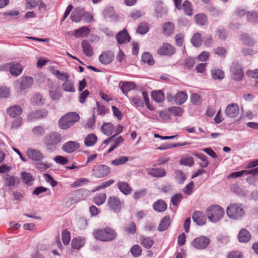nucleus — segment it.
<instances>
[{
	"label": "nucleus",
	"instance_id": "obj_1",
	"mask_svg": "<svg viewBox=\"0 0 258 258\" xmlns=\"http://www.w3.org/2000/svg\"><path fill=\"white\" fill-rule=\"evenodd\" d=\"M61 141V135L57 132H51L44 139L46 150L50 153L55 151L56 146Z\"/></svg>",
	"mask_w": 258,
	"mask_h": 258
},
{
	"label": "nucleus",
	"instance_id": "obj_2",
	"mask_svg": "<svg viewBox=\"0 0 258 258\" xmlns=\"http://www.w3.org/2000/svg\"><path fill=\"white\" fill-rule=\"evenodd\" d=\"M93 235L95 238L102 241H112L116 236L115 231L110 228L96 229L94 231Z\"/></svg>",
	"mask_w": 258,
	"mask_h": 258
},
{
	"label": "nucleus",
	"instance_id": "obj_3",
	"mask_svg": "<svg viewBox=\"0 0 258 258\" xmlns=\"http://www.w3.org/2000/svg\"><path fill=\"white\" fill-rule=\"evenodd\" d=\"M80 119V116L76 112H69L59 120V126L62 130H67L73 125Z\"/></svg>",
	"mask_w": 258,
	"mask_h": 258
},
{
	"label": "nucleus",
	"instance_id": "obj_4",
	"mask_svg": "<svg viewBox=\"0 0 258 258\" xmlns=\"http://www.w3.org/2000/svg\"><path fill=\"white\" fill-rule=\"evenodd\" d=\"M224 214L223 209L219 205H212L206 211V215L212 222H217Z\"/></svg>",
	"mask_w": 258,
	"mask_h": 258
},
{
	"label": "nucleus",
	"instance_id": "obj_5",
	"mask_svg": "<svg viewBox=\"0 0 258 258\" xmlns=\"http://www.w3.org/2000/svg\"><path fill=\"white\" fill-rule=\"evenodd\" d=\"M226 213L229 218L239 220L244 215L245 211L242 204H232L227 207Z\"/></svg>",
	"mask_w": 258,
	"mask_h": 258
},
{
	"label": "nucleus",
	"instance_id": "obj_6",
	"mask_svg": "<svg viewBox=\"0 0 258 258\" xmlns=\"http://www.w3.org/2000/svg\"><path fill=\"white\" fill-rule=\"evenodd\" d=\"M111 172V168L106 165L100 164L95 166L93 169V175L98 178L107 176Z\"/></svg>",
	"mask_w": 258,
	"mask_h": 258
},
{
	"label": "nucleus",
	"instance_id": "obj_7",
	"mask_svg": "<svg viewBox=\"0 0 258 258\" xmlns=\"http://www.w3.org/2000/svg\"><path fill=\"white\" fill-rule=\"evenodd\" d=\"M231 73L233 80L236 81H241L244 77V72L241 66L238 62L233 63L231 67Z\"/></svg>",
	"mask_w": 258,
	"mask_h": 258
},
{
	"label": "nucleus",
	"instance_id": "obj_8",
	"mask_svg": "<svg viewBox=\"0 0 258 258\" xmlns=\"http://www.w3.org/2000/svg\"><path fill=\"white\" fill-rule=\"evenodd\" d=\"M210 240L205 236H201L194 239L192 244L194 247L198 249H205L209 244Z\"/></svg>",
	"mask_w": 258,
	"mask_h": 258
},
{
	"label": "nucleus",
	"instance_id": "obj_9",
	"mask_svg": "<svg viewBox=\"0 0 258 258\" xmlns=\"http://www.w3.org/2000/svg\"><path fill=\"white\" fill-rule=\"evenodd\" d=\"M239 112V107L237 103H231L228 104L225 108V113L230 118L236 117Z\"/></svg>",
	"mask_w": 258,
	"mask_h": 258
},
{
	"label": "nucleus",
	"instance_id": "obj_10",
	"mask_svg": "<svg viewBox=\"0 0 258 258\" xmlns=\"http://www.w3.org/2000/svg\"><path fill=\"white\" fill-rule=\"evenodd\" d=\"M48 112L45 109H40L32 111L27 115V119L29 121H33L35 119H39L46 117Z\"/></svg>",
	"mask_w": 258,
	"mask_h": 258
},
{
	"label": "nucleus",
	"instance_id": "obj_11",
	"mask_svg": "<svg viewBox=\"0 0 258 258\" xmlns=\"http://www.w3.org/2000/svg\"><path fill=\"white\" fill-rule=\"evenodd\" d=\"M28 157L36 162H40L44 158L43 154L40 151L34 149H28L26 151Z\"/></svg>",
	"mask_w": 258,
	"mask_h": 258
},
{
	"label": "nucleus",
	"instance_id": "obj_12",
	"mask_svg": "<svg viewBox=\"0 0 258 258\" xmlns=\"http://www.w3.org/2000/svg\"><path fill=\"white\" fill-rule=\"evenodd\" d=\"M2 178L4 183V186L8 187L9 188L14 186L17 181H18V178L10 174H3Z\"/></svg>",
	"mask_w": 258,
	"mask_h": 258
},
{
	"label": "nucleus",
	"instance_id": "obj_13",
	"mask_svg": "<svg viewBox=\"0 0 258 258\" xmlns=\"http://www.w3.org/2000/svg\"><path fill=\"white\" fill-rule=\"evenodd\" d=\"M80 147L79 144L76 141H69L64 143L61 147L62 150L67 153L75 152Z\"/></svg>",
	"mask_w": 258,
	"mask_h": 258
},
{
	"label": "nucleus",
	"instance_id": "obj_14",
	"mask_svg": "<svg viewBox=\"0 0 258 258\" xmlns=\"http://www.w3.org/2000/svg\"><path fill=\"white\" fill-rule=\"evenodd\" d=\"M114 57V54L110 51L103 52L99 56L100 62L104 64H107L112 61Z\"/></svg>",
	"mask_w": 258,
	"mask_h": 258
},
{
	"label": "nucleus",
	"instance_id": "obj_15",
	"mask_svg": "<svg viewBox=\"0 0 258 258\" xmlns=\"http://www.w3.org/2000/svg\"><path fill=\"white\" fill-rule=\"evenodd\" d=\"M108 205L110 208L114 212H118L121 209V202L118 198L113 196L108 198Z\"/></svg>",
	"mask_w": 258,
	"mask_h": 258
},
{
	"label": "nucleus",
	"instance_id": "obj_16",
	"mask_svg": "<svg viewBox=\"0 0 258 258\" xmlns=\"http://www.w3.org/2000/svg\"><path fill=\"white\" fill-rule=\"evenodd\" d=\"M193 221L199 226H203L206 223L205 214L200 211H195L192 216Z\"/></svg>",
	"mask_w": 258,
	"mask_h": 258
},
{
	"label": "nucleus",
	"instance_id": "obj_17",
	"mask_svg": "<svg viewBox=\"0 0 258 258\" xmlns=\"http://www.w3.org/2000/svg\"><path fill=\"white\" fill-rule=\"evenodd\" d=\"M157 52L160 55H171L174 53L175 49L169 43H164L158 49Z\"/></svg>",
	"mask_w": 258,
	"mask_h": 258
},
{
	"label": "nucleus",
	"instance_id": "obj_18",
	"mask_svg": "<svg viewBox=\"0 0 258 258\" xmlns=\"http://www.w3.org/2000/svg\"><path fill=\"white\" fill-rule=\"evenodd\" d=\"M116 38L118 43L120 44L130 42L131 39L130 35L125 29L116 34Z\"/></svg>",
	"mask_w": 258,
	"mask_h": 258
},
{
	"label": "nucleus",
	"instance_id": "obj_19",
	"mask_svg": "<svg viewBox=\"0 0 258 258\" xmlns=\"http://www.w3.org/2000/svg\"><path fill=\"white\" fill-rule=\"evenodd\" d=\"M238 238L240 242H247L251 238V234L247 230L242 228L238 233Z\"/></svg>",
	"mask_w": 258,
	"mask_h": 258
},
{
	"label": "nucleus",
	"instance_id": "obj_20",
	"mask_svg": "<svg viewBox=\"0 0 258 258\" xmlns=\"http://www.w3.org/2000/svg\"><path fill=\"white\" fill-rule=\"evenodd\" d=\"M84 10V9L81 7L76 8L71 14L70 17L71 20L75 22L80 21Z\"/></svg>",
	"mask_w": 258,
	"mask_h": 258
},
{
	"label": "nucleus",
	"instance_id": "obj_21",
	"mask_svg": "<svg viewBox=\"0 0 258 258\" xmlns=\"http://www.w3.org/2000/svg\"><path fill=\"white\" fill-rule=\"evenodd\" d=\"M81 45L83 48V51L86 56L90 57L93 55L94 52L93 48L87 40H83L82 41Z\"/></svg>",
	"mask_w": 258,
	"mask_h": 258
},
{
	"label": "nucleus",
	"instance_id": "obj_22",
	"mask_svg": "<svg viewBox=\"0 0 258 258\" xmlns=\"http://www.w3.org/2000/svg\"><path fill=\"white\" fill-rule=\"evenodd\" d=\"M34 83L33 77L26 76L22 78L20 84V88L22 90H25L30 87Z\"/></svg>",
	"mask_w": 258,
	"mask_h": 258
},
{
	"label": "nucleus",
	"instance_id": "obj_23",
	"mask_svg": "<svg viewBox=\"0 0 258 258\" xmlns=\"http://www.w3.org/2000/svg\"><path fill=\"white\" fill-rule=\"evenodd\" d=\"M170 225V220L169 216H164L161 220L158 227V230L163 232L167 230Z\"/></svg>",
	"mask_w": 258,
	"mask_h": 258
},
{
	"label": "nucleus",
	"instance_id": "obj_24",
	"mask_svg": "<svg viewBox=\"0 0 258 258\" xmlns=\"http://www.w3.org/2000/svg\"><path fill=\"white\" fill-rule=\"evenodd\" d=\"M23 109L19 105H14L7 109L8 114L12 117H15L17 115H21Z\"/></svg>",
	"mask_w": 258,
	"mask_h": 258
},
{
	"label": "nucleus",
	"instance_id": "obj_25",
	"mask_svg": "<svg viewBox=\"0 0 258 258\" xmlns=\"http://www.w3.org/2000/svg\"><path fill=\"white\" fill-rule=\"evenodd\" d=\"M153 209L158 212H162L167 209V205L162 200H158L153 205Z\"/></svg>",
	"mask_w": 258,
	"mask_h": 258
},
{
	"label": "nucleus",
	"instance_id": "obj_26",
	"mask_svg": "<svg viewBox=\"0 0 258 258\" xmlns=\"http://www.w3.org/2000/svg\"><path fill=\"white\" fill-rule=\"evenodd\" d=\"M148 174L155 177H162L166 175V171L162 168H152L149 170Z\"/></svg>",
	"mask_w": 258,
	"mask_h": 258
},
{
	"label": "nucleus",
	"instance_id": "obj_27",
	"mask_svg": "<svg viewBox=\"0 0 258 258\" xmlns=\"http://www.w3.org/2000/svg\"><path fill=\"white\" fill-rule=\"evenodd\" d=\"M155 11L156 13V16L158 17H161L163 15H166L167 13V9L163 7L162 2H157L155 5Z\"/></svg>",
	"mask_w": 258,
	"mask_h": 258
},
{
	"label": "nucleus",
	"instance_id": "obj_28",
	"mask_svg": "<svg viewBox=\"0 0 258 258\" xmlns=\"http://www.w3.org/2000/svg\"><path fill=\"white\" fill-rule=\"evenodd\" d=\"M187 98V95L185 92H178L174 97V101L176 104L181 105L184 103Z\"/></svg>",
	"mask_w": 258,
	"mask_h": 258
},
{
	"label": "nucleus",
	"instance_id": "obj_29",
	"mask_svg": "<svg viewBox=\"0 0 258 258\" xmlns=\"http://www.w3.org/2000/svg\"><path fill=\"white\" fill-rule=\"evenodd\" d=\"M118 187L120 191L125 195H129L132 191V188L129 184L123 181H119L117 184Z\"/></svg>",
	"mask_w": 258,
	"mask_h": 258
},
{
	"label": "nucleus",
	"instance_id": "obj_30",
	"mask_svg": "<svg viewBox=\"0 0 258 258\" xmlns=\"http://www.w3.org/2000/svg\"><path fill=\"white\" fill-rule=\"evenodd\" d=\"M21 178L23 181L28 185H31L33 184L34 180V178L30 173L25 171H23L21 173Z\"/></svg>",
	"mask_w": 258,
	"mask_h": 258
},
{
	"label": "nucleus",
	"instance_id": "obj_31",
	"mask_svg": "<svg viewBox=\"0 0 258 258\" xmlns=\"http://www.w3.org/2000/svg\"><path fill=\"white\" fill-rule=\"evenodd\" d=\"M136 87V85L134 83L131 82H123L120 87L122 93L126 95L127 93L132 89Z\"/></svg>",
	"mask_w": 258,
	"mask_h": 258
},
{
	"label": "nucleus",
	"instance_id": "obj_32",
	"mask_svg": "<svg viewBox=\"0 0 258 258\" xmlns=\"http://www.w3.org/2000/svg\"><path fill=\"white\" fill-rule=\"evenodd\" d=\"M23 69L22 66L19 63L13 64L9 68V72L11 75L17 76L21 74Z\"/></svg>",
	"mask_w": 258,
	"mask_h": 258
},
{
	"label": "nucleus",
	"instance_id": "obj_33",
	"mask_svg": "<svg viewBox=\"0 0 258 258\" xmlns=\"http://www.w3.org/2000/svg\"><path fill=\"white\" fill-rule=\"evenodd\" d=\"M114 130V125L110 122L104 123L101 127L102 133L108 136L112 134Z\"/></svg>",
	"mask_w": 258,
	"mask_h": 258
},
{
	"label": "nucleus",
	"instance_id": "obj_34",
	"mask_svg": "<svg viewBox=\"0 0 258 258\" xmlns=\"http://www.w3.org/2000/svg\"><path fill=\"white\" fill-rule=\"evenodd\" d=\"M85 244V240L80 237L75 238L72 241V248L78 250L83 247Z\"/></svg>",
	"mask_w": 258,
	"mask_h": 258
},
{
	"label": "nucleus",
	"instance_id": "obj_35",
	"mask_svg": "<svg viewBox=\"0 0 258 258\" xmlns=\"http://www.w3.org/2000/svg\"><path fill=\"white\" fill-rule=\"evenodd\" d=\"M97 140L96 136L93 134L88 135L85 138L84 143L87 147H92L95 145Z\"/></svg>",
	"mask_w": 258,
	"mask_h": 258
},
{
	"label": "nucleus",
	"instance_id": "obj_36",
	"mask_svg": "<svg viewBox=\"0 0 258 258\" xmlns=\"http://www.w3.org/2000/svg\"><path fill=\"white\" fill-rule=\"evenodd\" d=\"M163 33L165 35H171L174 30V25L172 22H166L163 25Z\"/></svg>",
	"mask_w": 258,
	"mask_h": 258
},
{
	"label": "nucleus",
	"instance_id": "obj_37",
	"mask_svg": "<svg viewBox=\"0 0 258 258\" xmlns=\"http://www.w3.org/2000/svg\"><path fill=\"white\" fill-rule=\"evenodd\" d=\"M190 41L194 46L196 47L200 46L202 42V35L199 33H195L192 36Z\"/></svg>",
	"mask_w": 258,
	"mask_h": 258
},
{
	"label": "nucleus",
	"instance_id": "obj_38",
	"mask_svg": "<svg viewBox=\"0 0 258 258\" xmlns=\"http://www.w3.org/2000/svg\"><path fill=\"white\" fill-rule=\"evenodd\" d=\"M62 87L66 92H75L76 91L73 83L69 80H67L62 84Z\"/></svg>",
	"mask_w": 258,
	"mask_h": 258
},
{
	"label": "nucleus",
	"instance_id": "obj_39",
	"mask_svg": "<svg viewBox=\"0 0 258 258\" xmlns=\"http://www.w3.org/2000/svg\"><path fill=\"white\" fill-rule=\"evenodd\" d=\"M211 74L212 78L215 80H222L225 76L224 72L220 69L211 70Z\"/></svg>",
	"mask_w": 258,
	"mask_h": 258
},
{
	"label": "nucleus",
	"instance_id": "obj_40",
	"mask_svg": "<svg viewBox=\"0 0 258 258\" xmlns=\"http://www.w3.org/2000/svg\"><path fill=\"white\" fill-rule=\"evenodd\" d=\"M142 60L145 63H147L150 66L154 64V61L151 53L148 52H144L142 56Z\"/></svg>",
	"mask_w": 258,
	"mask_h": 258
},
{
	"label": "nucleus",
	"instance_id": "obj_41",
	"mask_svg": "<svg viewBox=\"0 0 258 258\" xmlns=\"http://www.w3.org/2000/svg\"><path fill=\"white\" fill-rule=\"evenodd\" d=\"M151 96L152 99L157 102H161L164 99V96L162 91L152 92Z\"/></svg>",
	"mask_w": 258,
	"mask_h": 258
},
{
	"label": "nucleus",
	"instance_id": "obj_42",
	"mask_svg": "<svg viewBox=\"0 0 258 258\" xmlns=\"http://www.w3.org/2000/svg\"><path fill=\"white\" fill-rule=\"evenodd\" d=\"M193 155L197 157L199 159H201L202 163H199L200 166L202 167H207L209 165V162L207 160V157L202 153H195Z\"/></svg>",
	"mask_w": 258,
	"mask_h": 258
},
{
	"label": "nucleus",
	"instance_id": "obj_43",
	"mask_svg": "<svg viewBox=\"0 0 258 258\" xmlns=\"http://www.w3.org/2000/svg\"><path fill=\"white\" fill-rule=\"evenodd\" d=\"M195 21L199 25H205L207 23V17L203 14H198L195 16Z\"/></svg>",
	"mask_w": 258,
	"mask_h": 258
},
{
	"label": "nucleus",
	"instance_id": "obj_44",
	"mask_svg": "<svg viewBox=\"0 0 258 258\" xmlns=\"http://www.w3.org/2000/svg\"><path fill=\"white\" fill-rule=\"evenodd\" d=\"M89 29L86 27H83L75 30V35L77 37H85L89 33Z\"/></svg>",
	"mask_w": 258,
	"mask_h": 258
},
{
	"label": "nucleus",
	"instance_id": "obj_45",
	"mask_svg": "<svg viewBox=\"0 0 258 258\" xmlns=\"http://www.w3.org/2000/svg\"><path fill=\"white\" fill-rule=\"evenodd\" d=\"M32 134L36 137H41L45 133V129L41 125H38L34 127L32 130Z\"/></svg>",
	"mask_w": 258,
	"mask_h": 258
},
{
	"label": "nucleus",
	"instance_id": "obj_46",
	"mask_svg": "<svg viewBox=\"0 0 258 258\" xmlns=\"http://www.w3.org/2000/svg\"><path fill=\"white\" fill-rule=\"evenodd\" d=\"M182 7L186 15L191 16L192 15V10L190 2L185 1L182 4Z\"/></svg>",
	"mask_w": 258,
	"mask_h": 258
},
{
	"label": "nucleus",
	"instance_id": "obj_47",
	"mask_svg": "<svg viewBox=\"0 0 258 258\" xmlns=\"http://www.w3.org/2000/svg\"><path fill=\"white\" fill-rule=\"evenodd\" d=\"M57 78L61 81H65L69 80L70 76L67 73H62L59 70H55L53 72Z\"/></svg>",
	"mask_w": 258,
	"mask_h": 258
},
{
	"label": "nucleus",
	"instance_id": "obj_48",
	"mask_svg": "<svg viewBox=\"0 0 258 258\" xmlns=\"http://www.w3.org/2000/svg\"><path fill=\"white\" fill-rule=\"evenodd\" d=\"M128 161V158L126 156H121L116 158L111 161V163L115 166H119L125 164Z\"/></svg>",
	"mask_w": 258,
	"mask_h": 258
},
{
	"label": "nucleus",
	"instance_id": "obj_49",
	"mask_svg": "<svg viewBox=\"0 0 258 258\" xmlns=\"http://www.w3.org/2000/svg\"><path fill=\"white\" fill-rule=\"evenodd\" d=\"M247 17L249 22L258 23V12H249L247 13Z\"/></svg>",
	"mask_w": 258,
	"mask_h": 258
},
{
	"label": "nucleus",
	"instance_id": "obj_50",
	"mask_svg": "<svg viewBox=\"0 0 258 258\" xmlns=\"http://www.w3.org/2000/svg\"><path fill=\"white\" fill-rule=\"evenodd\" d=\"M106 198L105 194H99L97 196L94 198V202L96 205L100 206L105 202Z\"/></svg>",
	"mask_w": 258,
	"mask_h": 258
},
{
	"label": "nucleus",
	"instance_id": "obj_51",
	"mask_svg": "<svg viewBox=\"0 0 258 258\" xmlns=\"http://www.w3.org/2000/svg\"><path fill=\"white\" fill-rule=\"evenodd\" d=\"M149 31V27L147 23H141L138 27L137 29V33L141 34H145Z\"/></svg>",
	"mask_w": 258,
	"mask_h": 258
},
{
	"label": "nucleus",
	"instance_id": "obj_52",
	"mask_svg": "<svg viewBox=\"0 0 258 258\" xmlns=\"http://www.w3.org/2000/svg\"><path fill=\"white\" fill-rule=\"evenodd\" d=\"M114 181L113 179H111L107 181H106L105 182H103L100 185L96 186L95 188L94 191H98L100 189L106 188L109 186H110L111 184H112L114 183Z\"/></svg>",
	"mask_w": 258,
	"mask_h": 258
},
{
	"label": "nucleus",
	"instance_id": "obj_53",
	"mask_svg": "<svg viewBox=\"0 0 258 258\" xmlns=\"http://www.w3.org/2000/svg\"><path fill=\"white\" fill-rule=\"evenodd\" d=\"M175 179L178 183H183L185 179V176L184 173L180 170L177 171L176 172Z\"/></svg>",
	"mask_w": 258,
	"mask_h": 258
},
{
	"label": "nucleus",
	"instance_id": "obj_54",
	"mask_svg": "<svg viewBox=\"0 0 258 258\" xmlns=\"http://www.w3.org/2000/svg\"><path fill=\"white\" fill-rule=\"evenodd\" d=\"M169 111L174 116H181L183 113L182 109L177 106H173L169 108Z\"/></svg>",
	"mask_w": 258,
	"mask_h": 258
},
{
	"label": "nucleus",
	"instance_id": "obj_55",
	"mask_svg": "<svg viewBox=\"0 0 258 258\" xmlns=\"http://www.w3.org/2000/svg\"><path fill=\"white\" fill-rule=\"evenodd\" d=\"M131 252L132 254L135 257L139 256L142 252V249L141 247L138 245H134L131 248Z\"/></svg>",
	"mask_w": 258,
	"mask_h": 258
},
{
	"label": "nucleus",
	"instance_id": "obj_56",
	"mask_svg": "<svg viewBox=\"0 0 258 258\" xmlns=\"http://www.w3.org/2000/svg\"><path fill=\"white\" fill-rule=\"evenodd\" d=\"M97 111L98 114L104 115L108 112V110L103 105H101L98 102H96Z\"/></svg>",
	"mask_w": 258,
	"mask_h": 258
},
{
	"label": "nucleus",
	"instance_id": "obj_57",
	"mask_svg": "<svg viewBox=\"0 0 258 258\" xmlns=\"http://www.w3.org/2000/svg\"><path fill=\"white\" fill-rule=\"evenodd\" d=\"M62 241L64 245H68L71 239L70 233L68 230H64L62 234Z\"/></svg>",
	"mask_w": 258,
	"mask_h": 258
},
{
	"label": "nucleus",
	"instance_id": "obj_58",
	"mask_svg": "<svg viewBox=\"0 0 258 258\" xmlns=\"http://www.w3.org/2000/svg\"><path fill=\"white\" fill-rule=\"evenodd\" d=\"M142 244L146 248H150L154 244V241L150 237H145L142 239Z\"/></svg>",
	"mask_w": 258,
	"mask_h": 258
},
{
	"label": "nucleus",
	"instance_id": "obj_59",
	"mask_svg": "<svg viewBox=\"0 0 258 258\" xmlns=\"http://www.w3.org/2000/svg\"><path fill=\"white\" fill-rule=\"evenodd\" d=\"M180 164L190 167L194 165V161L191 157L185 158L180 160Z\"/></svg>",
	"mask_w": 258,
	"mask_h": 258
},
{
	"label": "nucleus",
	"instance_id": "obj_60",
	"mask_svg": "<svg viewBox=\"0 0 258 258\" xmlns=\"http://www.w3.org/2000/svg\"><path fill=\"white\" fill-rule=\"evenodd\" d=\"M182 199V195L181 194H177L172 197L171 202L174 206H177Z\"/></svg>",
	"mask_w": 258,
	"mask_h": 258
},
{
	"label": "nucleus",
	"instance_id": "obj_61",
	"mask_svg": "<svg viewBox=\"0 0 258 258\" xmlns=\"http://www.w3.org/2000/svg\"><path fill=\"white\" fill-rule=\"evenodd\" d=\"M42 96L39 93L35 94L31 98V102L33 104L35 105H40L42 103Z\"/></svg>",
	"mask_w": 258,
	"mask_h": 258
},
{
	"label": "nucleus",
	"instance_id": "obj_62",
	"mask_svg": "<svg viewBox=\"0 0 258 258\" xmlns=\"http://www.w3.org/2000/svg\"><path fill=\"white\" fill-rule=\"evenodd\" d=\"M241 39L246 45H251L254 43L253 39L247 34H243L241 35Z\"/></svg>",
	"mask_w": 258,
	"mask_h": 258
},
{
	"label": "nucleus",
	"instance_id": "obj_63",
	"mask_svg": "<svg viewBox=\"0 0 258 258\" xmlns=\"http://www.w3.org/2000/svg\"><path fill=\"white\" fill-rule=\"evenodd\" d=\"M44 177L46 182L49 183L52 187H55L57 185V181L50 174H44Z\"/></svg>",
	"mask_w": 258,
	"mask_h": 258
},
{
	"label": "nucleus",
	"instance_id": "obj_64",
	"mask_svg": "<svg viewBox=\"0 0 258 258\" xmlns=\"http://www.w3.org/2000/svg\"><path fill=\"white\" fill-rule=\"evenodd\" d=\"M125 231L130 234H134L136 232V226L134 222H130L125 227Z\"/></svg>",
	"mask_w": 258,
	"mask_h": 258
}]
</instances>
